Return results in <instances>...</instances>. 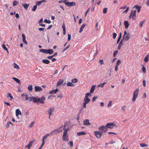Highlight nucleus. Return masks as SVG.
<instances>
[{
	"instance_id": "obj_1",
	"label": "nucleus",
	"mask_w": 149,
	"mask_h": 149,
	"mask_svg": "<svg viewBox=\"0 0 149 149\" xmlns=\"http://www.w3.org/2000/svg\"><path fill=\"white\" fill-rule=\"evenodd\" d=\"M63 127V126H61L58 129H55L52 131L50 133V134L52 135L53 134H56L57 133H60L62 131V130L61 129Z\"/></svg>"
},
{
	"instance_id": "obj_2",
	"label": "nucleus",
	"mask_w": 149,
	"mask_h": 149,
	"mask_svg": "<svg viewBox=\"0 0 149 149\" xmlns=\"http://www.w3.org/2000/svg\"><path fill=\"white\" fill-rule=\"evenodd\" d=\"M91 95L89 93H87L86 94L85 97L84 98V103L87 104L90 102V100L88 98V97Z\"/></svg>"
},
{
	"instance_id": "obj_3",
	"label": "nucleus",
	"mask_w": 149,
	"mask_h": 149,
	"mask_svg": "<svg viewBox=\"0 0 149 149\" xmlns=\"http://www.w3.org/2000/svg\"><path fill=\"white\" fill-rule=\"evenodd\" d=\"M68 132L66 130H64L62 137L63 140L65 141H68V136L67 134Z\"/></svg>"
},
{
	"instance_id": "obj_4",
	"label": "nucleus",
	"mask_w": 149,
	"mask_h": 149,
	"mask_svg": "<svg viewBox=\"0 0 149 149\" xmlns=\"http://www.w3.org/2000/svg\"><path fill=\"white\" fill-rule=\"evenodd\" d=\"M139 89L137 88L134 92L133 97L132 99V101L133 102H134L135 101L137 97H138V95L139 94Z\"/></svg>"
},
{
	"instance_id": "obj_5",
	"label": "nucleus",
	"mask_w": 149,
	"mask_h": 149,
	"mask_svg": "<svg viewBox=\"0 0 149 149\" xmlns=\"http://www.w3.org/2000/svg\"><path fill=\"white\" fill-rule=\"evenodd\" d=\"M94 134L97 138H100L102 136L103 132L100 131H95Z\"/></svg>"
},
{
	"instance_id": "obj_6",
	"label": "nucleus",
	"mask_w": 149,
	"mask_h": 149,
	"mask_svg": "<svg viewBox=\"0 0 149 149\" xmlns=\"http://www.w3.org/2000/svg\"><path fill=\"white\" fill-rule=\"evenodd\" d=\"M98 129L99 130H102L103 131L102 132H103V133H105L107 131V128L106 126H104L103 125H102L99 127Z\"/></svg>"
},
{
	"instance_id": "obj_7",
	"label": "nucleus",
	"mask_w": 149,
	"mask_h": 149,
	"mask_svg": "<svg viewBox=\"0 0 149 149\" xmlns=\"http://www.w3.org/2000/svg\"><path fill=\"white\" fill-rule=\"evenodd\" d=\"M65 4L69 7L75 6L76 5V3L73 1L70 2H66L65 3Z\"/></svg>"
},
{
	"instance_id": "obj_8",
	"label": "nucleus",
	"mask_w": 149,
	"mask_h": 149,
	"mask_svg": "<svg viewBox=\"0 0 149 149\" xmlns=\"http://www.w3.org/2000/svg\"><path fill=\"white\" fill-rule=\"evenodd\" d=\"M45 99V96H42L40 98H38V102L41 104H44V100Z\"/></svg>"
},
{
	"instance_id": "obj_9",
	"label": "nucleus",
	"mask_w": 149,
	"mask_h": 149,
	"mask_svg": "<svg viewBox=\"0 0 149 149\" xmlns=\"http://www.w3.org/2000/svg\"><path fill=\"white\" fill-rule=\"evenodd\" d=\"M136 10H132L131 13L132 14V20H135L136 19Z\"/></svg>"
},
{
	"instance_id": "obj_10",
	"label": "nucleus",
	"mask_w": 149,
	"mask_h": 149,
	"mask_svg": "<svg viewBox=\"0 0 149 149\" xmlns=\"http://www.w3.org/2000/svg\"><path fill=\"white\" fill-rule=\"evenodd\" d=\"M115 125V124L114 123H109L107 124L106 126H107V128L108 127L110 128H112Z\"/></svg>"
},
{
	"instance_id": "obj_11",
	"label": "nucleus",
	"mask_w": 149,
	"mask_h": 149,
	"mask_svg": "<svg viewBox=\"0 0 149 149\" xmlns=\"http://www.w3.org/2000/svg\"><path fill=\"white\" fill-rule=\"evenodd\" d=\"M35 140L31 141L29 144L26 146V147L28 149H30V147L32 146L33 143L35 141Z\"/></svg>"
},
{
	"instance_id": "obj_12",
	"label": "nucleus",
	"mask_w": 149,
	"mask_h": 149,
	"mask_svg": "<svg viewBox=\"0 0 149 149\" xmlns=\"http://www.w3.org/2000/svg\"><path fill=\"white\" fill-rule=\"evenodd\" d=\"M130 35L129 33L128 34L126 35H125V37L123 38V40H124L125 41H127L128 40L130 37Z\"/></svg>"
},
{
	"instance_id": "obj_13",
	"label": "nucleus",
	"mask_w": 149,
	"mask_h": 149,
	"mask_svg": "<svg viewBox=\"0 0 149 149\" xmlns=\"http://www.w3.org/2000/svg\"><path fill=\"white\" fill-rule=\"evenodd\" d=\"M83 124L86 125H89L91 124L88 119H86L83 121Z\"/></svg>"
},
{
	"instance_id": "obj_14",
	"label": "nucleus",
	"mask_w": 149,
	"mask_h": 149,
	"mask_svg": "<svg viewBox=\"0 0 149 149\" xmlns=\"http://www.w3.org/2000/svg\"><path fill=\"white\" fill-rule=\"evenodd\" d=\"M35 91L36 92H40L41 91L42 88L38 86H35L34 87Z\"/></svg>"
},
{
	"instance_id": "obj_15",
	"label": "nucleus",
	"mask_w": 149,
	"mask_h": 149,
	"mask_svg": "<svg viewBox=\"0 0 149 149\" xmlns=\"http://www.w3.org/2000/svg\"><path fill=\"white\" fill-rule=\"evenodd\" d=\"M22 41L26 45H27V42L25 40L26 37L25 35L24 34H22Z\"/></svg>"
},
{
	"instance_id": "obj_16",
	"label": "nucleus",
	"mask_w": 149,
	"mask_h": 149,
	"mask_svg": "<svg viewBox=\"0 0 149 149\" xmlns=\"http://www.w3.org/2000/svg\"><path fill=\"white\" fill-rule=\"evenodd\" d=\"M63 80L61 79H60L57 82L56 84V87H58L60 86V85L62 84L63 82Z\"/></svg>"
},
{
	"instance_id": "obj_17",
	"label": "nucleus",
	"mask_w": 149,
	"mask_h": 149,
	"mask_svg": "<svg viewBox=\"0 0 149 149\" xmlns=\"http://www.w3.org/2000/svg\"><path fill=\"white\" fill-rule=\"evenodd\" d=\"M77 134L78 136H80L82 135H85L86 134V133L84 131H82L80 132H77Z\"/></svg>"
},
{
	"instance_id": "obj_18",
	"label": "nucleus",
	"mask_w": 149,
	"mask_h": 149,
	"mask_svg": "<svg viewBox=\"0 0 149 149\" xmlns=\"http://www.w3.org/2000/svg\"><path fill=\"white\" fill-rule=\"evenodd\" d=\"M16 116L17 117L19 115H21V112L19 110V109H17L15 111Z\"/></svg>"
},
{
	"instance_id": "obj_19",
	"label": "nucleus",
	"mask_w": 149,
	"mask_h": 149,
	"mask_svg": "<svg viewBox=\"0 0 149 149\" xmlns=\"http://www.w3.org/2000/svg\"><path fill=\"white\" fill-rule=\"evenodd\" d=\"M38 98L33 96L32 100L34 103H37L38 104Z\"/></svg>"
},
{
	"instance_id": "obj_20",
	"label": "nucleus",
	"mask_w": 149,
	"mask_h": 149,
	"mask_svg": "<svg viewBox=\"0 0 149 149\" xmlns=\"http://www.w3.org/2000/svg\"><path fill=\"white\" fill-rule=\"evenodd\" d=\"M25 100H28L29 101H31L32 100L33 96L32 97H28L27 95H26L25 97Z\"/></svg>"
},
{
	"instance_id": "obj_21",
	"label": "nucleus",
	"mask_w": 149,
	"mask_h": 149,
	"mask_svg": "<svg viewBox=\"0 0 149 149\" xmlns=\"http://www.w3.org/2000/svg\"><path fill=\"white\" fill-rule=\"evenodd\" d=\"M58 91V89L56 88V89L53 90L52 91H50L49 92V93L51 94H55Z\"/></svg>"
},
{
	"instance_id": "obj_22",
	"label": "nucleus",
	"mask_w": 149,
	"mask_h": 149,
	"mask_svg": "<svg viewBox=\"0 0 149 149\" xmlns=\"http://www.w3.org/2000/svg\"><path fill=\"white\" fill-rule=\"evenodd\" d=\"M95 85H93L92 87L91 88L90 91V93L91 94L95 90Z\"/></svg>"
},
{
	"instance_id": "obj_23",
	"label": "nucleus",
	"mask_w": 149,
	"mask_h": 149,
	"mask_svg": "<svg viewBox=\"0 0 149 149\" xmlns=\"http://www.w3.org/2000/svg\"><path fill=\"white\" fill-rule=\"evenodd\" d=\"M39 52L45 54H48L47 49H41L39 50Z\"/></svg>"
},
{
	"instance_id": "obj_24",
	"label": "nucleus",
	"mask_w": 149,
	"mask_h": 149,
	"mask_svg": "<svg viewBox=\"0 0 149 149\" xmlns=\"http://www.w3.org/2000/svg\"><path fill=\"white\" fill-rule=\"evenodd\" d=\"M54 111V109L50 108L47 111V112L49 114V115L51 116L52 114V112Z\"/></svg>"
},
{
	"instance_id": "obj_25",
	"label": "nucleus",
	"mask_w": 149,
	"mask_h": 149,
	"mask_svg": "<svg viewBox=\"0 0 149 149\" xmlns=\"http://www.w3.org/2000/svg\"><path fill=\"white\" fill-rule=\"evenodd\" d=\"M123 39H121L120 41L119 42V43L118 44V49H120L121 47V46L123 44Z\"/></svg>"
},
{
	"instance_id": "obj_26",
	"label": "nucleus",
	"mask_w": 149,
	"mask_h": 149,
	"mask_svg": "<svg viewBox=\"0 0 149 149\" xmlns=\"http://www.w3.org/2000/svg\"><path fill=\"white\" fill-rule=\"evenodd\" d=\"M124 23L125 29H127L129 25V24L128 23V21H125Z\"/></svg>"
},
{
	"instance_id": "obj_27",
	"label": "nucleus",
	"mask_w": 149,
	"mask_h": 149,
	"mask_svg": "<svg viewBox=\"0 0 149 149\" xmlns=\"http://www.w3.org/2000/svg\"><path fill=\"white\" fill-rule=\"evenodd\" d=\"M62 27L63 30V33L64 35H65L66 33L65 26L64 23L62 25Z\"/></svg>"
},
{
	"instance_id": "obj_28",
	"label": "nucleus",
	"mask_w": 149,
	"mask_h": 149,
	"mask_svg": "<svg viewBox=\"0 0 149 149\" xmlns=\"http://www.w3.org/2000/svg\"><path fill=\"white\" fill-rule=\"evenodd\" d=\"M42 62L43 63L46 64H48L50 62L47 59H43L42 60Z\"/></svg>"
},
{
	"instance_id": "obj_29",
	"label": "nucleus",
	"mask_w": 149,
	"mask_h": 149,
	"mask_svg": "<svg viewBox=\"0 0 149 149\" xmlns=\"http://www.w3.org/2000/svg\"><path fill=\"white\" fill-rule=\"evenodd\" d=\"M149 58V54L145 56L144 59V61L146 62H147L148 61V58Z\"/></svg>"
},
{
	"instance_id": "obj_30",
	"label": "nucleus",
	"mask_w": 149,
	"mask_h": 149,
	"mask_svg": "<svg viewBox=\"0 0 149 149\" xmlns=\"http://www.w3.org/2000/svg\"><path fill=\"white\" fill-rule=\"evenodd\" d=\"M29 4H22V6L24 7L25 9L26 10L28 8L29 6Z\"/></svg>"
},
{
	"instance_id": "obj_31",
	"label": "nucleus",
	"mask_w": 149,
	"mask_h": 149,
	"mask_svg": "<svg viewBox=\"0 0 149 149\" xmlns=\"http://www.w3.org/2000/svg\"><path fill=\"white\" fill-rule=\"evenodd\" d=\"M141 6H139L138 5H136L134 6L132 8V10H134V8H135L136 9L138 10L139 9H141Z\"/></svg>"
},
{
	"instance_id": "obj_32",
	"label": "nucleus",
	"mask_w": 149,
	"mask_h": 149,
	"mask_svg": "<svg viewBox=\"0 0 149 149\" xmlns=\"http://www.w3.org/2000/svg\"><path fill=\"white\" fill-rule=\"evenodd\" d=\"M12 79L17 83L19 84L20 83V80L17 78L16 77H13Z\"/></svg>"
},
{
	"instance_id": "obj_33",
	"label": "nucleus",
	"mask_w": 149,
	"mask_h": 149,
	"mask_svg": "<svg viewBox=\"0 0 149 149\" xmlns=\"http://www.w3.org/2000/svg\"><path fill=\"white\" fill-rule=\"evenodd\" d=\"M86 26V24H83L81 26V27L79 31V32L81 33V32L84 29L85 27V26Z\"/></svg>"
},
{
	"instance_id": "obj_34",
	"label": "nucleus",
	"mask_w": 149,
	"mask_h": 149,
	"mask_svg": "<svg viewBox=\"0 0 149 149\" xmlns=\"http://www.w3.org/2000/svg\"><path fill=\"white\" fill-rule=\"evenodd\" d=\"M47 52L48 54H52L54 52L53 50L51 49H47Z\"/></svg>"
},
{
	"instance_id": "obj_35",
	"label": "nucleus",
	"mask_w": 149,
	"mask_h": 149,
	"mask_svg": "<svg viewBox=\"0 0 149 149\" xmlns=\"http://www.w3.org/2000/svg\"><path fill=\"white\" fill-rule=\"evenodd\" d=\"M7 97H10V100H12L13 99V96H12L11 94L9 93H8V94H7Z\"/></svg>"
},
{
	"instance_id": "obj_36",
	"label": "nucleus",
	"mask_w": 149,
	"mask_h": 149,
	"mask_svg": "<svg viewBox=\"0 0 149 149\" xmlns=\"http://www.w3.org/2000/svg\"><path fill=\"white\" fill-rule=\"evenodd\" d=\"M10 124H11V125H13L12 124L11 122L8 121L7 122L5 126L6 128H8Z\"/></svg>"
},
{
	"instance_id": "obj_37",
	"label": "nucleus",
	"mask_w": 149,
	"mask_h": 149,
	"mask_svg": "<svg viewBox=\"0 0 149 149\" xmlns=\"http://www.w3.org/2000/svg\"><path fill=\"white\" fill-rule=\"evenodd\" d=\"M28 89L29 91H31L32 89V85H29L28 86Z\"/></svg>"
},
{
	"instance_id": "obj_38",
	"label": "nucleus",
	"mask_w": 149,
	"mask_h": 149,
	"mask_svg": "<svg viewBox=\"0 0 149 149\" xmlns=\"http://www.w3.org/2000/svg\"><path fill=\"white\" fill-rule=\"evenodd\" d=\"M67 85L68 86H73L74 84L72 82H69L67 83Z\"/></svg>"
},
{
	"instance_id": "obj_39",
	"label": "nucleus",
	"mask_w": 149,
	"mask_h": 149,
	"mask_svg": "<svg viewBox=\"0 0 149 149\" xmlns=\"http://www.w3.org/2000/svg\"><path fill=\"white\" fill-rule=\"evenodd\" d=\"M106 83V82H103L102 83H101L99 85L97 86L98 87H100L102 88H103L104 87V85Z\"/></svg>"
},
{
	"instance_id": "obj_40",
	"label": "nucleus",
	"mask_w": 149,
	"mask_h": 149,
	"mask_svg": "<svg viewBox=\"0 0 149 149\" xmlns=\"http://www.w3.org/2000/svg\"><path fill=\"white\" fill-rule=\"evenodd\" d=\"M13 68L16 69H18L19 68V66L15 63H14V65L13 66Z\"/></svg>"
},
{
	"instance_id": "obj_41",
	"label": "nucleus",
	"mask_w": 149,
	"mask_h": 149,
	"mask_svg": "<svg viewBox=\"0 0 149 149\" xmlns=\"http://www.w3.org/2000/svg\"><path fill=\"white\" fill-rule=\"evenodd\" d=\"M71 81L73 83H76L78 81V80L76 78H74L72 79Z\"/></svg>"
},
{
	"instance_id": "obj_42",
	"label": "nucleus",
	"mask_w": 149,
	"mask_h": 149,
	"mask_svg": "<svg viewBox=\"0 0 149 149\" xmlns=\"http://www.w3.org/2000/svg\"><path fill=\"white\" fill-rule=\"evenodd\" d=\"M67 125H68V122H65L64 125H62L63 127V129H64V128H65V127L67 126Z\"/></svg>"
},
{
	"instance_id": "obj_43",
	"label": "nucleus",
	"mask_w": 149,
	"mask_h": 149,
	"mask_svg": "<svg viewBox=\"0 0 149 149\" xmlns=\"http://www.w3.org/2000/svg\"><path fill=\"white\" fill-rule=\"evenodd\" d=\"M145 21V20H144L143 21H141L140 22L139 24V26L140 27H142L143 26V23Z\"/></svg>"
},
{
	"instance_id": "obj_44",
	"label": "nucleus",
	"mask_w": 149,
	"mask_h": 149,
	"mask_svg": "<svg viewBox=\"0 0 149 149\" xmlns=\"http://www.w3.org/2000/svg\"><path fill=\"white\" fill-rule=\"evenodd\" d=\"M140 146L142 147H144L148 146L147 145H146V144L143 143H140Z\"/></svg>"
},
{
	"instance_id": "obj_45",
	"label": "nucleus",
	"mask_w": 149,
	"mask_h": 149,
	"mask_svg": "<svg viewBox=\"0 0 149 149\" xmlns=\"http://www.w3.org/2000/svg\"><path fill=\"white\" fill-rule=\"evenodd\" d=\"M37 8V5H35L33 6V7L32 8V11H35L36 10V9Z\"/></svg>"
},
{
	"instance_id": "obj_46",
	"label": "nucleus",
	"mask_w": 149,
	"mask_h": 149,
	"mask_svg": "<svg viewBox=\"0 0 149 149\" xmlns=\"http://www.w3.org/2000/svg\"><path fill=\"white\" fill-rule=\"evenodd\" d=\"M2 47L5 50L7 51L8 52V49L6 47L5 45L4 44H3L2 45Z\"/></svg>"
},
{
	"instance_id": "obj_47",
	"label": "nucleus",
	"mask_w": 149,
	"mask_h": 149,
	"mask_svg": "<svg viewBox=\"0 0 149 149\" xmlns=\"http://www.w3.org/2000/svg\"><path fill=\"white\" fill-rule=\"evenodd\" d=\"M107 8H104L103 10V13L104 14L106 13L107 12Z\"/></svg>"
},
{
	"instance_id": "obj_48",
	"label": "nucleus",
	"mask_w": 149,
	"mask_h": 149,
	"mask_svg": "<svg viewBox=\"0 0 149 149\" xmlns=\"http://www.w3.org/2000/svg\"><path fill=\"white\" fill-rule=\"evenodd\" d=\"M18 2L16 1H14L13 2V6H15L18 3Z\"/></svg>"
},
{
	"instance_id": "obj_49",
	"label": "nucleus",
	"mask_w": 149,
	"mask_h": 149,
	"mask_svg": "<svg viewBox=\"0 0 149 149\" xmlns=\"http://www.w3.org/2000/svg\"><path fill=\"white\" fill-rule=\"evenodd\" d=\"M121 63V62L120 60H118L116 63V65L118 66Z\"/></svg>"
},
{
	"instance_id": "obj_50",
	"label": "nucleus",
	"mask_w": 149,
	"mask_h": 149,
	"mask_svg": "<svg viewBox=\"0 0 149 149\" xmlns=\"http://www.w3.org/2000/svg\"><path fill=\"white\" fill-rule=\"evenodd\" d=\"M41 3V1H36V5L37 6H39L40 5Z\"/></svg>"
},
{
	"instance_id": "obj_51",
	"label": "nucleus",
	"mask_w": 149,
	"mask_h": 149,
	"mask_svg": "<svg viewBox=\"0 0 149 149\" xmlns=\"http://www.w3.org/2000/svg\"><path fill=\"white\" fill-rule=\"evenodd\" d=\"M45 22L46 23H47L48 24H49L51 23V21L50 20H48L47 19H46L44 20Z\"/></svg>"
},
{
	"instance_id": "obj_52",
	"label": "nucleus",
	"mask_w": 149,
	"mask_h": 149,
	"mask_svg": "<svg viewBox=\"0 0 149 149\" xmlns=\"http://www.w3.org/2000/svg\"><path fill=\"white\" fill-rule=\"evenodd\" d=\"M50 134H50H47L46 135L44 136L43 138L45 139H47V136H49Z\"/></svg>"
},
{
	"instance_id": "obj_53",
	"label": "nucleus",
	"mask_w": 149,
	"mask_h": 149,
	"mask_svg": "<svg viewBox=\"0 0 149 149\" xmlns=\"http://www.w3.org/2000/svg\"><path fill=\"white\" fill-rule=\"evenodd\" d=\"M118 51L117 50L115 51L113 54V56L114 57H115L116 55L118 53Z\"/></svg>"
},
{
	"instance_id": "obj_54",
	"label": "nucleus",
	"mask_w": 149,
	"mask_h": 149,
	"mask_svg": "<svg viewBox=\"0 0 149 149\" xmlns=\"http://www.w3.org/2000/svg\"><path fill=\"white\" fill-rule=\"evenodd\" d=\"M113 38L114 39H115L116 37L117 36V34L115 33H113Z\"/></svg>"
},
{
	"instance_id": "obj_55",
	"label": "nucleus",
	"mask_w": 149,
	"mask_h": 149,
	"mask_svg": "<svg viewBox=\"0 0 149 149\" xmlns=\"http://www.w3.org/2000/svg\"><path fill=\"white\" fill-rule=\"evenodd\" d=\"M34 122H31V124L29 125V127L30 128L32 127H33V126L34 125Z\"/></svg>"
},
{
	"instance_id": "obj_56",
	"label": "nucleus",
	"mask_w": 149,
	"mask_h": 149,
	"mask_svg": "<svg viewBox=\"0 0 149 149\" xmlns=\"http://www.w3.org/2000/svg\"><path fill=\"white\" fill-rule=\"evenodd\" d=\"M99 62L100 63L101 65H102L104 64L103 61V60L101 59L99 60Z\"/></svg>"
},
{
	"instance_id": "obj_57",
	"label": "nucleus",
	"mask_w": 149,
	"mask_h": 149,
	"mask_svg": "<svg viewBox=\"0 0 149 149\" xmlns=\"http://www.w3.org/2000/svg\"><path fill=\"white\" fill-rule=\"evenodd\" d=\"M112 103V102L111 101H110L109 102L107 106L108 107H109L111 106Z\"/></svg>"
},
{
	"instance_id": "obj_58",
	"label": "nucleus",
	"mask_w": 149,
	"mask_h": 149,
	"mask_svg": "<svg viewBox=\"0 0 149 149\" xmlns=\"http://www.w3.org/2000/svg\"><path fill=\"white\" fill-rule=\"evenodd\" d=\"M68 144H70L71 147L73 146V142L72 141H70L68 143Z\"/></svg>"
},
{
	"instance_id": "obj_59",
	"label": "nucleus",
	"mask_w": 149,
	"mask_h": 149,
	"mask_svg": "<svg viewBox=\"0 0 149 149\" xmlns=\"http://www.w3.org/2000/svg\"><path fill=\"white\" fill-rule=\"evenodd\" d=\"M68 0H61V1H58V3H60L61 2H63L65 3L66 2V1H67Z\"/></svg>"
},
{
	"instance_id": "obj_60",
	"label": "nucleus",
	"mask_w": 149,
	"mask_h": 149,
	"mask_svg": "<svg viewBox=\"0 0 149 149\" xmlns=\"http://www.w3.org/2000/svg\"><path fill=\"white\" fill-rule=\"evenodd\" d=\"M142 70H143V72L144 73H145L146 72V68L143 66V67L142 68Z\"/></svg>"
},
{
	"instance_id": "obj_61",
	"label": "nucleus",
	"mask_w": 149,
	"mask_h": 149,
	"mask_svg": "<svg viewBox=\"0 0 149 149\" xmlns=\"http://www.w3.org/2000/svg\"><path fill=\"white\" fill-rule=\"evenodd\" d=\"M126 106H123L122 107L121 109L122 110H123L124 112L125 111V109L126 108Z\"/></svg>"
},
{
	"instance_id": "obj_62",
	"label": "nucleus",
	"mask_w": 149,
	"mask_h": 149,
	"mask_svg": "<svg viewBox=\"0 0 149 149\" xmlns=\"http://www.w3.org/2000/svg\"><path fill=\"white\" fill-rule=\"evenodd\" d=\"M68 41L70 40L71 38V35L68 34Z\"/></svg>"
},
{
	"instance_id": "obj_63",
	"label": "nucleus",
	"mask_w": 149,
	"mask_h": 149,
	"mask_svg": "<svg viewBox=\"0 0 149 149\" xmlns=\"http://www.w3.org/2000/svg\"><path fill=\"white\" fill-rule=\"evenodd\" d=\"M86 104H86L84 103L83 104L82 106V107L84 109H85L86 108Z\"/></svg>"
},
{
	"instance_id": "obj_64",
	"label": "nucleus",
	"mask_w": 149,
	"mask_h": 149,
	"mask_svg": "<svg viewBox=\"0 0 149 149\" xmlns=\"http://www.w3.org/2000/svg\"><path fill=\"white\" fill-rule=\"evenodd\" d=\"M97 97L96 96H94L93 98V101L94 102V101H95V99H97Z\"/></svg>"
}]
</instances>
